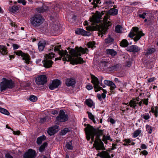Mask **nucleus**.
<instances>
[{"instance_id": "18", "label": "nucleus", "mask_w": 158, "mask_h": 158, "mask_svg": "<svg viewBox=\"0 0 158 158\" xmlns=\"http://www.w3.org/2000/svg\"><path fill=\"white\" fill-rule=\"evenodd\" d=\"M75 33L79 35H81L85 36H89L90 34L89 32H87L83 29H77L75 31Z\"/></svg>"}, {"instance_id": "17", "label": "nucleus", "mask_w": 158, "mask_h": 158, "mask_svg": "<svg viewBox=\"0 0 158 158\" xmlns=\"http://www.w3.org/2000/svg\"><path fill=\"white\" fill-rule=\"evenodd\" d=\"M139 99H136L131 100L129 103H124L123 104L127 105L128 106H130L131 107L135 108L138 104Z\"/></svg>"}, {"instance_id": "53", "label": "nucleus", "mask_w": 158, "mask_h": 158, "mask_svg": "<svg viewBox=\"0 0 158 158\" xmlns=\"http://www.w3.org/2000/svg\"><path fill=\"white\" fill-rule=\"evenodd\" d=\"M143 103L144 104L147 105L148 103V99H142Z\"/></svg>"}, {"instance_id": "30", "label": "nucleus", "mask_w": 158, "mask_h": 158, "mask_svg": "<svg viewBox=\"0 0 158 158\" xmlns=\"http://www.w3.org/2000/svg\"><path fill=\"white\" fill-rule=\"evenodd\" d=\"M155 51V49L154 48H148L147 50V52H146L145 55H148L154 53Z\"/></svg>"}, {"instance_id": "19", "label": "nucleus", "mask_w": 158, "mask_h": 158, "mask_svg": "<svg viewBox=\"0 0 158 158\" xmlns=\"http://www.w3.org/2000/svg\"><path fill=\"white\" fill-rule=\"evenodd\" d=\"M97 156H99L102 158H111L109 153L105 151H103L97 154Z\"/></svg>"}, {"instance_id": "38", "label": "nucleus", "mask_w": 158, "mask_h": 158, "mask_svg": "<svg viewBox=\"0 0 158 158\" xmlns=\"http://www.w3.org/2000/svg\"><path fill=\"white\" fill-rule=\"evenodd\" d=\"M104 4L106 6H108L109 7H112L113 5L114 2H112L110 0H108L106 1L105 2Z\"/></svg>"}, {"instance_id": "40", "label": "nucleus", "mask_w": 158, "mask_h": 158, "mask_svg": "<svg viewBox=\"0 0 158 158\" xmlns=\"http://www.w3.org/2000/svg\"><path fill=\"white\" fill-rule=\"evenodd\" d=\"M146 131H147L149 134L152 133V129L151 126L148 125H147L146 126Z\"/></svg>"}, {"instance_id": "47", "label": "nucleus", "mask_w": 158, "mask_h": 158, "mask_svg": "<svg viewBox=\"0 0 158 158\" xmlns=\"http://www.w3.org/2000/svg\"><path fill=\"white\" fill-rule=\"evenodd\" d=\"M110 63L108 62H106L105 61H103L101 63V64L102 66H104V67H106L108 66Z\"/></svg>"}, {"instance_id": "11", "label": "nucleus", "mask_w": 158, "mask_h": 158, "mask_svg": "<svg viewBox=\"0 0 158 158\" xmlns=\"http://www.w3.org/2000/svg\"><path fill=\"white\" fill-rule=\"evenodd\" d=\"M15 53L17 55L21 56L23 57V60H25V62L27 64H29V63L30 56L28 54L23 52L21 51H17Z\"/></svg>"}, {"instance_id": "20", "label": "nucleus", "mask_w": 158, "mask_h": 158, "mask_svg": "<svg viewBox=\"0 0 158 158\" xmlns=\"http://www.w3.org/2000/svg\"><path fill=\"white\" fill-rule=\"evenodd\" d=\"M76 81L74 79L68 78L65 81L66 85L68 86H73L75 84Z\"/></svg>"}, {"instance_id": "46", "label": "nucleus", "mask_w": 158, "mask_h": 158, "mask_svg": "<svg viewBox=\"0 0 158 158\" xmlns=\"http://www.w3.org/2000/svg\"><path fill=\"white\" fill-rule=\"evenodd\" d=\"M17 2L18 3L22 4L24 6L27 3V1L25 0H18Z\"/></svg>"}, {"instance_id": "61", "label": "nucleus", "mask_w": 158, "mask_h": 158, "mask_svg": "<svg viewBox=\"0 0 158 158\" xmlns=\"http://www.w3.org/2000/svg\"><path fill=\"white\" fill-rule=\"evenodd\" d=\"M97 97L101 101L102 100V97L101 94H97Z\"/></svg>"}, {"instance_id": "25", "label": "nucleus", "mask_w": 158, "mask_h": 158, "mask_svg": "<svg viewBox=\"0 0 158 158\" xmlns=\"http://www.w3.org/2000/svg\"><path fill=\"white\" fill-rule=\"evenodd\" d=\"M106 53L107 54L110 55L112 56H115L117 52L113 49H107L106 50Z\"/></svg>"}, {"instance_id": "55", "label": "nucleus", "mask_w": 158, "mask_h": 158, "mask_svg": "<svg viewBox=\"0 0 158 158\" xmlns=\"http://www.w3.org/2000/svg\"><path fill=\"white\" fill-rule=\"evenodd\" d=\"M13 47L14 49H17L19 48V46L16 44H14L13 45Z\"/></svg>"}, {"instance_id": "31", "label": "nucleus", "mask_w": 158, "mask_h": 158, "mask_svg": "<svg viewBox=\"0 0 158 158\" xmlns=\"http://www.w3.org/2000/svg\"><path fill=\"white\" fill-rule=\"evenodd\" d=\"M19 9V7L18 6H14L9 8L10 12L15 13L18 11Z\"/></svg>"}, {"instance_id": "22", "label": "nucleus", "mask_w": 158, "mask_h": 158, "mask_svg": "<svg viewBox=\"0 0 158 158\" xmlns=\"http://www.w3.org/2000/svg\"><path fill=\"white\" fill-rule=\"evenodd\" d=\"M0 52L3 55L7 53V48L5 46L0 45Z\"/></svg>"}, {"instance_id": "9", "label": "nucleus", "mask_w": 158, "mask_h": 158, "mask_svg": "<svg viewBox=\"0 0 158 158\" xmlns=\"http://www.w3.org/2000/svg\"><path fill=\"white\" fill-rule=\"evenodd\" d=\"M68 116L62 110H61L59 115L56 117V119L60 122H64L68 120Z\"/></svg>"}, {"instance_id": "43", "label": "nucleus", "mask_w": 158, "mask_h": 158, "mask_svg": "<svg viewBox=\"0 0 158 158\" xmlns=\"http://www.w3.org/2000/svg\"><path fill=\"white\" fill-rule=\"evenodd\" d=\"M122 27L120 25H118L115 27V31L117 33H120L121 32Z\"/></svg>"}, {"instance_id": "12", "label": "nucleus", "mask_w": 158, "mask_h": 158, "mask_svg": "<svg viewBox=\"0 0 158 158\" xmlns=\"http://www.w3.org/2000/svg\"><path fill=\"white\" fill-rule=\"evenodd\" d=\"M101 15L100 13L93 15L92 17H90V21L92 24L95 25L99 23L100 21Z\"/></svg>"}, {"instance_id": "13", "label": "nucleus", "mask_w": 158, "mask_h": 158, "mask_svg": "<svg viewBox=\"0 0 158 158\" xmlns=\"http://www.w3.org/2000/svg\"><path fill=\"white\" fill-rule=\"evenodd\" d=\"M60 84V81L58 79L54 80L52 84L50 85L49 88L51 90H53L54 89L58 87Z\"/></svg>"}, {"instance_id": "36", "label": "nucleus", "mask_w": 158, "mask_h": 158, "mask_svg": "<svg viewBox=\"0 0 158 158\" xmlns=\"http://www.w3.org/2000/svg\"><path fill=\"white\" fill-rule=\"evenodd\" d=\"M47 143H44L42 144L39 148V151L40 152H42L44 151L45 148L47 146Z\"/></svg>"}, {"instance_id": "28", "label": "nucleus", "mask_w": 158, "mask_h": 158, "mask_svg": "<svg viewBox=\"0 0 158 158\" xmlns=\"http://www.w3.org/2000/svg\"><path fill=\"white\" fill-rule=\"evenodd\" d=\"M114 41V39L110 35L108 36L107 38L105 39V43L107 44H110Z\"/></svg>"}, {"instance_id": "33", "label": "nucleus", "mask_w": 158, "mask_h": 158, "mask_svg": "<svg viewBox=\"0 0 158 158\" xmlns=\"http://www.w3.org/2000/svg\"><path fill=\"white\" fill-rule=\"evenodd\" d=\"M0 112L7 115H9L10 114V113L7 110L2 107H0Z\"/></svg>"}, {"instance_id": "21", "label": "nucleus", "mask_w": 158, "mask_h": 158, "mask_svg": "<svg viewBox=\"0 0 158 158\" xmlns=\"http://www.w3.org/2000/svg\"><path fill=\"white\" fill-rule=\"evenodd\" d=\"M46 43L44 42L40 41L38 44V48L40 52L43 51L45 46Z\"/></svg>"}, {"instance_id": "48", "label": "nucleus", "mask_w": 158, "mask_h": 158, "mask_svg": "<svg viewBox=\"0 0 158 158\" xmlns=\"http://www.w3.org/2000/svg\"><path fill=\"white\" fill-rule=\"evenodd\" d=\"M86 88L88 90H90L93 89V87L90 84H88L86 86Z\"/></svg>"}, {"instance_id": "35", "label": "nucleus", "mask_w": 158, "mask_h": 158, "mask_svg": "<svg viewBox=\"0 0 158 158\" xmlns=\"http://www.w3.org/2000/svg\"><path fill=\"white\" fill-rule=\"evenodd\" d=\"M65 147L68 149H72L73 148V146H72V144L71 141H70L69 142H66Z\"/></svg>"}, {"instance_id": "7", "label": "nucleus", "mask_w": 158, "mask_h": 158, "mask_svg": "<svg viewBox=\"0 0 158 158\" xmlns=\"http://www.w3.org/2000/svg\"><path fill=\"white\" fill-rule=\"evenodd\" d=\"M144 35L142 31H139L137 27H134L132 28L129 35V36L131 38L135 36L134 40L135 41L137 42L141 37Z\"/></svg>"}, {"instance_id": "6", "label": "nucleus", "mask_w": 158, "mask_h": 158, "mask_svg": "<svg viewBox=\"0 0 158 158\" xmlns=\"http://www.w3.org/2000/svg\"><path fill=\"white\" fill-rule=\"evenodd\" d=\"M43 19L40 15H34L31 18L30 22L31 26L34 27L40 26L43 22Z\"/></svg>"}, {"instance_id": "45", "label": "nucleus", "mask_w": 158, "mask_h": 158, "mask_svg": "<svg viewBox=\"0 0 158 158\" xmlns=\"http://www.w3.org/2000/svg\"><path fill=\"white\" fill-rule=\"evenodd\" d=\"M141 117L142 118H143L144 119H145L146 120L150 118V116H149V115L148 114L146 115H145V114L141 115Z\"/></svg>"}, {"instance_id": "52", "label": "nucleus", "mask_w": 158, "mask_h": 158, "mask_svg": "<svg viewBox=\"0 0 158 158\" xmlns=\"http://www.w3.org/2000/svg\"><path fill=\"white\" fill-rule=\"evenodd\" d=\"M156 78L155 77H153L152 78L149 79L148 80V82H151L154 81L156 80Z\"/></svg>"}, {"instance_id": "39", "label": "nucleus", "mask_w": 158, "mask_h": 158, "mask_svg": "<svg viewBox=\"0 0 158 158\" xmlns=\"http://www.w3.org/2000/svg\"><path fill=\"white\" fill-rule=\"evenodd\" d=\"M141 130L139 129L136 130L133 134V137H137L141 133Z\"/></svg>"}, {"instance_id": "2", "label": "nucleus", "mask_w": 158, "mask_h": 158, "mask_svg": "<svg viewBox=\"0 0 158 158\" xmlns=\"http://www.w3.org/2000/svg\"><path fill=\"white\" fill-rule=\"evenodd\" d=\"M85 131L87 140H89L91 137L92 141L94 142L93 146L97 150L105 149L104 144L99 138V137L103 134L102 130L94 128L88 124L85 128Z\"/></svg>"}, {"instance_id": "62", "label": "nucleus", "mask_w": 158, "mask_h": 158, "mask_svg": "<svg viewBox=\"0 0 158 158\" xmlns=\"http://www.w3.org/2000/svg\"><path fill=\"white\" fill-rule=\"evenodd\" d=\"M141 148L142 149H146L147 148V147L146 145L144 144H142L141 146Z\"/></svg>"}, {"instance_id": "27", "label": "nucleus", "mask_w": 158, "mask_h": 158, "mask_svg": "<svg viewBox=\"0 0 158 158\" xmlns=\"http://www.w3.org/2000/svg\"><path fill=\"white\" fill-rule=\"evenodd\" d=\"M129 45L128 42L127 40L125 39H123L122 40L120 43V45L123 47H126Z\"/></svg>"}, {"instance_id": "50", "label": "nucleus", "mask_w": 158, "mask_h": 158, "mask_svg": "<svg viewBox=\"0 0 158 158\" xmlns=\"http://www.w3.org/2000/svg\"><path fill=\"white\" fill-rule=\"evenodd\" d=\"M111 81H112L105 80L104 81V83L105 85L109 86Z\"/></svg>"}, {"instance_id": "29", "label": "nucleus", "mask_w": 158, "mask_h": 158, "mask_svg": "<svg viewBox=\"0 0 158 158\" xmlns=\"http://www.w3.org/2000/svg\"><path fill=\"white\" fill-rule=\"evenodd\" d=\"M103 141L105 143H107V140H110L111 141H112V139H110V135L109 134H108L106 135H104L102 139Z\"/></svg>"}, {"instance_id": "15", "label": "nucleus", "mask_w": 158, "mask_h": 158, "mask_svg": "<svg viewBox=\"0 0 158 158\" xmlns=\"http://www.w3.org/2000/svg\"><path fill=\"white\" fill-rule=\"evenodd\" d=\"M58 130V127L55 126L49 128L47 131V133L49 135H51L55 134Z\"/></svg>"}, {"instance_id": "63", "label": "nucleus", "mask_w": 158, "mask_h": 158, "mask_svg": "<svg viewBox=\"0 0 158 158\" xmlns=\"http://www.w3.org/2000/svg\"><path fill=\"white\" fill-rule=\"evenodd\" d=\"M58 112L56 110L52 111V114H57Z\"/></svg>"}, {"instance_id": "26", "label": "nucleus", "mask_w": 158, "mask_h": 158, "mask_svg": "<svg viewBox=\"0 0 158 158\" xmlns=\"http://www.w3.org/2000/svg\"><path fill=\"white\" fill-rule=\"evenodd\" d=\"M46 138V137L44 135L40 136L37 139L36 141L37 143L38 144H40L42 143V141L44 140H45Z\"/></svg>"}, {"instance_id": "60", "label": "nucleus", "mask_w": 158, "mask_h": 158, "mask_svg": "<svg viewBox=\"0 0 158 158\" xmlns=\"http://www.w3.org/2000/svg\"><path fill=\"white\" fill-rule=\"evenodd\" d=\"M6 158H13L9 154H7L6 155Z\"/></svg>"}, {"instance_id": "34", "label": "nucleus", "mask_w": 158, "mask_h": 158, "mask_svg": "<svg viewBox=\"0 0 158 158\" xmlns=\"http://www.w3.org/2000/svg\"><path fill=\"white\" fill-rule=\"evenodd\" d=\"M86 104L89 107H92L93 105V103L91 99H87L85 101Z\"/></svg>"}, {"instance_id": "3", "label": "nucleus", "mask_w": 158, "mask_h": 158, "mask_svg": "<svg viewBox=\"0 0 158 158\" xmlns=\"http://www.w3.org/2000/svg\"><path fill=\"white\" fill-rule=\"evenodd\" d=\"M118 10L114 8L110 9L108 11V14L106 15L104 17L103 22L104 24L96 25L94 27H86L87 30L89 31H94L97 30L99 31L101 34H105L106 32L108 27L111 26L112 24L110 21L107 22L108 19L110 18V16L108 15H115L118 14Z\"/></svg>"}, {"instance_id": "4", "label": "nucleus", "mask_w": 158, "mask_h": 158, "mask_svg": "<svg viewBox=\"0 0 158 158\" xmlns=\"http://www.w3.org/2000/svg\"><path fill=\"white\" fill-rule=\"evenodd\" d=\"M91 77L92 79L91 82L94 84L95 91L96 92L100 91V90H102L103 91V93H102L101 95L102 98L104 99L106 97L105 94L107 93L105 89H102V88L100 87L99 85L100 84L99 81L97 77L92 74L91 75Z\"/></svg>"}, {"instance_id": "59", "label": "nucleus", "mask_w": 158, "mask_h": 158, "mask_svg": "<svg viewBox=\"0 0 158 158\" xmlns=\"http://www.w3.org/2000/svg\"><path fill=\"white\" fill-rule=\"evenodd\" d=\"M116 144H112V148L111 149V150H114V149L116 148Z\"/></svg>"}, {"instance_id": "5", "label": "nucleus", "mask_w": 158, "mask_h": 158, "mask_svg": "<svg viewBox=\"0 0 158 158\" xmlns=\"http://www.w3.org/2000/svg\"><path fill=\"white\" fill-rule=\"evenodd\" d=\"M0 90L4 91L8 89H10L14 87V83L11 79H7L3 78L2 81L0 83Z\"/></svg>"}, {"instance_id": "32", "label": "nucleus", "mask_w": 158, "mask_h": 158, "mask_svg": "<svg viewBox=\"0 0 158 158\" xmlns=\"http://www.w3.org/2000/svg\"><path fill=\"white\" fill-rule=\"evenodd\" d=\"M110 86V91L111 92H113L114 91V89L116 88V86L114 84L112 81L111 82L110 85H109Z\"/></svg>"}, {"instance_id": "10", "label": "nucleus", "mask_w": 158, "mask_h": 158, "mask_svg": "<svg viewBox=\"0 0 158 158\" xmlns=\"http://www.w3.org/2000/svg\"><path fill=\"white\" fill-rule=\"evenodd\" d=\"M47 81V78L44 75L38 76L35 79V82L37 85H44Z\"/></svg>"}, {"instance_id": "54", "label": "nucleus", "mask_w": 158, "mask_h": 158, "mask_svg": "<svg viewBox=\"0 0 158 158\" xmlns=\"http://www.w3.org/2000/svg\"><path fill=\"white\" fill-rule=\"evenodd\" d=\"M109 121L112 124H114L115 123V121L112 118H110L108 119Z\"/></svg>"}, {"instance_id": "24", "label": "nucleus", "mask_w": 158, "mask_h": 158, "mask_svg": "<svg viewBox=\"0 0 158 158\" xmlns=\"http://www.w3.org/2000/svg\"><path fill=\"white\" fill-rule=\"evenodd\" d=\"M119 66L118 64H116L110 66H109L107 68V69L110 71H115L119 68Z\"/></svg>"}, {"instance_id": "57", "label": "nucleus", "mask_w": 158, "mask_h": 158, "mask_svg": "<svg viewBox=\"0 0 158 158\" xmlns=\"http://www.w3.org/2000/svg\"><path fill=\"white\" fill-rule=\"evenodd\" d=\"M141 153L144 155H146L148 154V152L146 150H144L141 152Z\"/></svg>"}, {"instance_id": "1", "label": "nucleus", "mask_w": 158, "mask_h": 158, "mask_svg": "<svg viewBox=\"0 0 158 158\" xmlns=\"http://www.w3.org/2000/svg\"><path fill=\"white\" fill-rule=\"evenodd\" d=\"M60 45L53 46L52 47V49L53 48H54V51L55 52H58L59 55L61 56V58H56V60H60L61 58L63 57V59L64 61H70L71 64L73 65L78 64H82L85 62L82 58L78 57V56H81V53L83 54L87 53V52H88V50L87 48H84L81 47H76L75 48H72L69 50V55L66 50H60Z\"/></svg>"}, {"instance_id": "14", "label": "nucleus", "mask_w": 158, "mask_h": 158, "mask_svg": "<svg viewBox=\"0 0 158 158\" xmlns=\"http://www.w3.org/2000/svg\"><path fill=\"white\" fill-rule=\"evenodd\" d=\"M24 158H35V152L31 149H29L24 156Z\"/></svg>"}, {"instance_id": "41", "label": "nucleus", "mask_w": 158, "mask_h": 158, "mask_svg": "<svg viewBox=\"0 0 158 158\" xmlns=\"http://www.w3.org/2000/svg\"><path fill=\"white\" fill-rule=\"evenodd\" d=\"M69 131V128H65L61 131V134L62 135H64Z\"/></svg>"}, {"instance_id": "64", "label": "nucleus", "mask_w": 158, "mask_h": 158, "mask_svg": "<svg viewBox=\"0 0 158 158\" xmlns=\"http://www.w3.org/2000/svg\"><path fill=\"white\" fill-rule=\"evenodd\" d=\"M158 107L156 106L154 112V113H158Z\"/></svg>"}, {"instance_id": "44", "label": "nucleus", "mask_w": 158, "mask_h": 158, "mask_svg": "<svg viewBox=\"0 0 158 158\" xmlns=\"http://www.w3.org/2000/svg\"><path fill=\"white\" fill-rule=\"evenodd\" d=\"M30 100L31 101L35 102L37 100V97L34 95H31L30 98Z\"/></svg>"}, {"instance_id": "42", "label": "nucleus", "mask_w": 158, "mask_h": 158, "mask_svg": "<svg viewBox=\"0 0 158 158\" xmlns=\"http://www.w3.org/2000/svg\"><path fill=\"white\" fill-rule=\"evenodd\" d=\"M95 43L94 42H89L87 44V45L89 48H93L94 47Z\"/></svg>"}, {"instance_id": "56", "label": "nucleus", "mask_w": 158, "mask_h": 158, "mask_svg": "<svg viewBox=\"0 0 158 158\" xmlns=\"http://www.w3.org/2000/svg\"><path fill=\"white\" fill-rule=\"evenodd\" d=\"M13 133L15 135H18L20 134V132L19 131H13Z\"/></svg>"}, {"instance_id": "23", "label": "nucleus", "mask_w": 158, "mask_h": 158, "mask_svg": "<svg viewBox=\"0 0 158 158\" xmlns=\"http://www.w3.org/2000/svg\"><path fill=\"white\" fill-rule=\"evenodd\" d=\"M48 9L47 6L43 5L42 7H38L36 9V10L38 13H42Z\"/></svg>"}, {"instance_id": "51", "label": "nucleus", "mask_w": 158, "mask_h": 158, "mask_svg": "<svg viewBox=\"0 0 158 158\" xmlns=\"http://www.w3.org/2000/svg\"><path fill=\"white\" fill-rule=\"evenodd\" d=\"M147 13L146 12H143V14H140L139 15V16L141 18L144 19L145 17V16L146 15Z\"/></svg>"}, {"instance_id": "49", "label": "nucleus", "mask_w": 158, "mask_h": 158, "mask_svg": "<svg viewBox=\"0 0 158 158\" xmlns=\"http://www.w3.org/2000/svg\"><path fill=\"white\" fill-rule=\"evenodd\" d=\"M100 1V0H94V7H97V4L99 3Z\"/></svg>"}, {"instance_id": "58", "label": "nucleus", "mask_w": 158, "mask_h": 158, "mask_svg": "<svg viewBox=\"0 0 158 158\" xmlns=\"http://www.w3.org/2000/svg\"><path fill=\"white\" fill-rule=\"evenodd\" d=\"M124 141L127 144L129 143H131V141L129 139H126L124 140Z\"/></svg>"}, {"instance_id": "8", "label": "nucleus", "mask_w": 158, "mask_h": 158, "mask_svg": "<svg viewBox=\"0 0 158 158\" xmlns=\"http://www.w3.org/2000/svg\"><path fill=\"white\" fill-rule=\"evenodd\" d=\"M54 54L52 53L46 54L45 58L42 61L44 66L46 68H49L52 67L53 62L50 60L54 57Z\"/></svg>"}, {"instance_id": "16", "label": "nucleus", "mask_w": 158, "mask_h": 158, "mask_svg": "<svg viewBox=\"0 0 158 158\" xmlns=\"http://www.w3.org/2000/svg\"><path fill=\"white\" fill-rule=\"evenodd\" d=\"M140 48L136 45H132L129 46L127 48V50L131 52H137L139 51Z\"/></svg>"}, {"instance_id": "37", "label": "nucleus", "mask_w": 158, "mask_h": 158, "mask_svg": "<svg viewBox=\"0 0 158 158\" xmlns=\"http://www.w3.org/2000/svg\"><path fill=\"white\" fill-rule=\"evenodd\" d=\"M87 113L88 114L89 118V119L93 121L94 123H95V121L94 119V117L92 114L90 112H87Z\"/></svg>"}]
</instances>
